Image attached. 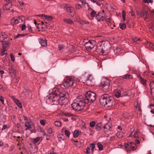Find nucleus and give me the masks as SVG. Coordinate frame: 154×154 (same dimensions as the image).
<instances>
[{"label": "nucleus", "mask_w": 154, "mask_h": 154, "mask_svg": "<svg viewBox=\"0 0 154 154\" xmlns=\"http://www.w3.org/2000/svg\"><path fill=\"white\" fill-rule=\"evenodd\" d=\"M52 91V94L46 100L47 103L51 105H57L59 103L61 104H63V103H62L60 101L67 100L69 97V94L61 89L55 88H53Z\"/></svg>", "instance_id": "obj_1"}, {"label": "nucleus", "mask_w": 154, "mask_h": 154, "mask_svg": "<svg viewBox=\"0 0 154 154\" xmlns=\"http://www.w3.org/2000/svg\"><path fill=\"white\" fill-rule=\"evenodd\" d=\"M86 104L87 103L85 102L84 98L80 95L78 96L73 101L72 106L73 109L79 111L84 109Z\"/></svg>", "instance_id": "obj_2"}, {"label": "nucleus", "mask_w": 154, "mask_h": 154, "mask_svg": "<svg viewBox=\"0 0 154 154\" xmlns=\"http://www.w3.org/2000/svg\"><path fill=\"white\" fill-rule=\"evenodd\" d=\"M100 103L105 107H110L113 105L112 97L108 94H105L101 96L100 99Z\"/></svg>", "instance_id": "obj_3"}, {"label": "nucleus", "mask_w": 154, "mask_h": 154, "mask_svg": "<svg viewBox=\"0 0 154 154\" xmlns=\"http://www.w3.org/2000/svg\"><path fill=\"white\" fill-rule=\"evenodd\" d=\"M81 80L85 84L88 86H92L94 85V79L91 75H84L82 77Z\"/></svg>", "instance_id": "obj_4"}, {"label": "nucleus", "mask_w": 154, "mask_h": 154, "mask_svg": "<svg viewBox=\"0 0 154 154\" xmlns=\"http://www.w3.org/2000/svg\"><path fill=\"white\" fill-rule=\"evenodd\" d=\"M85 100L87 104L94 101L96 99L95 93L91 91H89L86 92L85 94Z\"/></svg>", "instance_id": "obj_5"}, {"label": "nucleus", "mask_w": 154, "mask_h": 154, "mask_svg": "<svg viewBox=\"0 0 154 154\" xmlns=\"http://www.w3.org/2000/svg\"><path fill=\"white\" fill-rule=\"evenodd\" d=\"M110 81L107 79L104 78L102 79L100 84L101 87L102 88L103 91H109L110 89Z\"/></svg>", "instance_id": "obj_6"}, {"label": "nucleus", "mask_w": 154, "mask_h": 154, "mask_svg": "<svg viewBox=\"0 0 154 154\" xmlns=\"http://www.w3.org/2000/svg\"><path fill=\"white\" fill-rule=\"evenodd\" d=\"M124 146L126 148L127 151L134 150L136 149L135 143L133 142H128L125 144Z\"/></svg>", "instance_id": "obj_7"}, {"label": "nucleus", "mask_w": 154, "mask_h": 154, "mask_svg": "<svg viewBox=\"0 0 154 154\" xmlns=\"http://www.w3.org/2000/svg\"><path fill=\"white\" fill-rule=\"evenodd\" d=\"M63 85L66 88H69L72 86L74 84V81L73 79L69 77H68L64 79Z\"/></svg>", "instance_id": "obj_8"}, {"label": "nucleus", "mask_w": 154, "mask_h": 154, "mask_svg": "<svg viewBox=\"0 0 154 154\" xmlns=\"http://www.w3.org/2000/svg\"><path fill=\"white\" fill-rule=\"evenodd\" d=\"M96 42L95 41L91 40L86 42L85 44V46L88 50H91L95 45Z\"/></svg>", "instance_id": "obj_9"}, {"label": "nucleus", "mask_w": 154, "mask_h": 154, "mask_svg": "<svg viewBox=\"0 0 154 154\" xmlns=\"http://www.w3.org/2000/svg\"><path fill=\"white\" fill-rule=\"evenodd\" d=\"M64 7L70 16L73 17L75 15V12L73 8L68 4H65Z\"/></svg>", "instance_id": "obj_10"}, {"label": "nucleus", "mask_w": 154, "mask_h": 154, "mask_svg": "<svg viewBox=\"0 0 154 154\" xmlns=\"http://www.w3.org/2000/svg\"><path fill=\"white\" fill-rule=\"evenodd\" d=\"M105 13L103 10L98 12L96 15V19L98 21L103 20L105 17Z\"/></svg>", "instance_id": "obj_11"}, {"label": "nucleus", "mask_w": 154, "mask_h": 154, "mask_svg": "<svg viewBox=\"0 0 154 154\" xmlns=\"http://www.w3.org/2000/svg\"><path fill=\"white\" fill-rule=\"evenodd\" d=\"M102 46L103 47V51L105 52L107 51L110 48V45L108 42L101 41Z\"/></svg>", "instance_id": "obj_12"}, {"label": "nucleus", "mask_w": 154, "mask_h": 154, "mask_svg": "<svg viewBox=\"0 0 154 154\" xmlns=\"http://www.w3.org/2000/svg\"><path fill=\"white\" fill-rule=\"evenodd\" d=\"M122 91V88L121 87H119L114 91V95L116 97L119 98L120 97L121 93Z\"/></svg>", "instance_id": "obj_13"}, {"label": "nucleus", "mask_w": 154, "mask_h": 154, "mask_svg": "<svg viewBox=\"0 0 154 154\" xmlns=\"http://www.w3.org/2000/svg\"><path fill=\"white\" fill-rule=\"evenodd\" d=\"M112 124L111 122H108L104 126V131L107 132L108 131H111L112 129Z\"/></svg>", "instance_id": "obj_14"}, {"label": "nucleus", "mask_w": 154, "mask_h": 154, "mask_svg": "<svg viewBox=\"0 0 154 154\" xmlns=\"http://www.w3.org/2000/svg\"><path fill=\"white\" fill-rule=\"evenodd\" d=\"M96 50L99 53L103 54L105 52L104 51H103V47L102 46V44H100V43L99 45L97 46Z\"/></svg>", "instance_id": "obj_15"}, {"label": "nucleus", "mask_w": 154, "mask_h": 154, "mask_svg": "<svg viewBox=\"0 0 154 154\" xmlns=\"http://www.w3.org/2000/svg\"><path fill=\"white\" fill-rule=\"evenodd\" d=\"M8 38L7 35L4 32L0 33V41L1 42L7 40Z\"/></svg>", "instance_id": "obj_16"}, {"label": "nucleus", "mask_w": 154, "mask_h": 154, "mask_svg": "<svg viewBox=\"0 0 154 154\" xmlns=\"http://www.w3.org/2000/svg\"><path fill=\"white\" fill-rule=\"evenodd\" d=\"M12 6V5L11 3H8L3 6V9L5 10H10Z\"/></svg>", "instance_id": "obj_17"}, {"label": "nucleus", "mask_w": 154, "mask_h": 154, "mask_svg": "<svg viewBox=\"0 0 154 154\" xmlns=\"http://www.w3.org/2000/svg\"><path fill=\"white\" fill-rule=\"evenodd\" d=\"M39 41L42 46L45 47L47 45V41L46 40L42 38L39 39Z\"/></svg>", "instance_id": "obj_18"}, {"label": "nucleus", "mask_w": 154, "mask_h": 154, "mask_svg": "<svg viewBox=\"0 0 154 154\" xmlns=\"http://www.w3.org/2000/svg\"><path fill=\"white\" fill-rule=\"evenodd\" d=\"M63 21L66 23L70 25L73 24V21L70 19L65 18L63 19Z\"/></svg>", "instance_id": "obj_19"}, {"label": "nucleus", "mask_w": 154, "mask_h": 154, "mask_svg": "<svg viewBox=\"0 0 154 154\" xmlns=\"http://www.w3.org/2000/svg\"><path fill=\"white\" fill-rule=\"evenodd\" d=\"M148 13V11L145 9L142 10L140 12L139 14L140 17H142L145 16Z\"/></svg>", "instance_id": "obj_20"}, {"label": "nucleus", "mask_w": 154, "mask_h": 154, "mask_svg": "<svg viewBox=\"0 0 154 154\" xmlns=\"http://www.w3.org/2000/svg\"><path fill=\"white\" fill-rule=\"evenodd\" d=\"M12 98L13 100H14V101L15 103L17 106L20 108H22V105L21 103H20L19 100L16 99L14 97H12Z\"/></svg>", "instance_id": "obj_21"}, {"label": "nucleus", "mask_w": 154, "mask_h": 154, "mask_svg": "<svg viewBox=\"0 0 154 154\" xmlns=\"http://www.w3.org/2000/svg\"><path fill=\"white\" fill-rule=\"evenodd\" d=\"M11 23L12 25H14L18 23L17 17H15L13 18L11 20Z\"/></svg>", "instance_id": "obj_22"}, {"label": "nucleus", "mask_w": 154, "mask_h": 154, "mask_svg": "<svg viewBox=\"0 0 154 154\" xmlns=\"http://www.w3.org/2000/svg\"><path fill=\"white\" fill-rule=\"evenodd\" d=\"M102 124L100 122L97 123L95 125V129L97 131H100L101 128Z\"/></svg>", "instance_id": "obj_23"}, {"label": "nucleus", "mask_w": 154, "mask_h": 154, "mask_svg": "<svg viewBox=\"0 0 154 154\" xmlns=\"http://www.w3.org/2000/svg\"><path fill=\"white\" fill-rule=\"evenodd\" d=\"M150 88L151 92L152 94V93H154V81L150 82Z\"/></svg>", "instance_id": "obj_24"}, {"label": "nucleus", "mask_w": 154, "mask_h": 154, "mask_svg": "<svg viewBox=\"0 0 154 154\" xmlns=\"http://www.w3.org/2000/svg\"><path fill=\"white\" fill-rule=\"evenodd\" d=\"M8 41V40L7 39L3 41V42H2L3 48H5L9 46V43Z\"/></svg>", "instance_id": "obj_25"}, {"label": "nucleus", "mask_w": 154, "mask_h": 154, "mask_svg": "<svg viewBox=\"0 0 154 154\" xmlns=\"http://www.w3.org/2000/svg\"><path fill=\"white\" fill-rule=\"evenodd\" d=\"M17 20L19 23H21L24 20H25V17L24 16H21L18 17H17Z\"/></svg>", "instance_id": "obj_26"}, {"label": "nucleus", "mask_w": 154, "mask_h": 154, "mask_svg": "<svg viewBox=\"0 0 154 154\" xmlns=\"http://www.w3.org/2000/svg\"><path fill=\"white\" fill-rule=\"evenodd\" d=\"M140 79L139 81L141 83V84H142L143 85L145 86L146 85V80L144 79L142 77H140Z\"/></svg>", "instance_id": "obj_27"}, {"label": "nucleus", "mask_w": 154, "mask_h": 154, "mask_svg": "<svg viewBox=\"0 0 154 154\" xmlns=\"http://www.w3.org/2000/svg\"><path fill=\"white\" fill-rule=\"evenodd\" d=\"M57 137L59 140H63L64 139V136L62 134H59L57 136Z\"/></svg>", "instance_id": "obj_28"}, {"label": "nucleus", "mask_w": 154, "mask_h": 154, "mask_svg": "<svg viewBox=\"0 0 154 154\" xmlns=\"http://www.w3.org/2000/svg\"><path fill=\"white\" fill-rule=\"evenodd\" d=\"M129 137H133L135 138H138L139 136L137 134L135 133L132 132L129 135Z\"/></svg>", "instance_id": "obj_29"}, {"label": "nucleus", "mask_w": 154, "mask_h": 154, "mask_svg": "<svg viewBox=\"0 0 154 154\" xmlns=\"http://www.w3.org/2000/svg\"><path fill=\"white\" fill-rule=\"evenodd\" d=\"M123 134L121 132H118L116 134L117 137L119 138H122L123 137Z\"/></svg>", "instance_id": "obj_30"}, {"label": "nucleus", "mask_w": 154, "mask_h": 154, "mask_svg": "<svg viewBox=\"0 0 154 154\" xmlns=\"http://www.w3.org/2000/svg\"><path fill=\"white\" fill-rule=\"evenodd\" d=\"M79 134V131L78 130H75L73 133V136L75 138H77Z\"/></svg>", "instance_id": "obj_31"}, {"label": "nucleus", "mask_w": 154, "mask_h": 154, "mask_svg": "<svg viewBox=\"0 0 154 154\" xmlns=\"http://www.w3.org/2000/svg\"><path fill=\"white\" fill-rule=\"evenodd\" d=\"M26 128L25 129L26 130H27L28 129H30L31 128V125L28 122H26L25 125Z\"/></svg>", "instance_id": "obj_32"}, {"label": "nucleus", "mask_w": 154, "mask_h": 154, "mask_svg": "<svg viewBox=\"0 0 154 154\" xmlns=\"http://www.w3.org/2000/svg\"><path fill=\"white\" fill-rule=\"evenodd\" d=\"M132 76L131 75L128 74L124 75V76L123 77V78L126 79H132Z\"/></svg>", "instance_id": "obj_33"}, {"label": "nucleus", "mask_w": 154, "mask_h": 154, "mask_svg": "<svg viewBox=\"0 0 154 154\" xmlns=\"http://www.w3.org/2000/svg\"><path fill=\"white\" fill-rule=\"evenodd\" d=\"M149 106L151 109L150 112L154 114V104H150Z\"/></svg>", "instance_id": "obj_34"}, {"label": "nucleus", "mask_w": 154, "mask_h": 154, "mask_svg": "<svg viewBox=\"0 0 154 154\" xmlns=\"http://www.w3.org/2000/svg\"><path fill=\"white\" fill-rule=\"evenodd\" d=\"M147 45L149 46L150 48L154 50V45L152 43L148 42L147 43Z\"/></svg>", "instance_id": "obj_35"}, {"label": "nucleus", "mask_w": 154, "mask_h": 154, "mask_svg": "<svg viewBox=\"0 0 154 154\" xmlns=\"http://www.w3.org/2000/svg\"><path fill=\"white\" fill-rule=\"evenodd\" d=\"M97 15V14L96 12L94 10H92L90 13V15L92 17H94L95 16L96 17Z\"/></svg>", "instance_id": "obj_36"}, {"label": "nucleus", "mask_w": 154, "mask_h": 154, "mask_svg": "<svg viewBox=\"0 0 154 154\" xmlns=\"http://www.w3.org/2000/svg\"><path fill=\"white\" fill-rule=\"evenodd\" d=\"M40 137H37L35 138L32 142L33 143L35 144L38 142L40 139Z\"/></svg>", "instance_id": "obj_37"}, {"label": "nucleus", "mask_w": 154, "mask_h": 154, "mask_svg": "<svg viewBox=\"0 0 154 154\" xmlns=\"http://www.w3.org/2000/svg\"><path fill=\"white\" fill-rule=\"evenodd\" d=\"M149 15L148 14V13L145 15V16L144 17V20L146 21H149L150 20L149 18Z\"/></svg>", "instance_id": "obj_38"}, {"label": "nucleus", "mask_w": 154, "mask_h": 154, "mask_svg": "<svg viewBox=\"0 0 154 154\" xmlns=\"http://www.w3.org/2000/svg\"><path fill=\"white\" fill-rule=\"evenodd\" d=\"M54 125L57 127H59L61 125V123L58 121H56L54 122Z\"/></svg>", "instance_id": "obj_39"}, {"label": "nucleus", "mask_w": 154, "mask_h": 154, "mask_svg": "<svg viewBox=\"0 0 154 154\" xmlns=\"http://www.w3.org/2000/svg\"><path fill=\"white\" fill-rule=\"evenodd\" d=\"M6 53H7V51L5 48H3L2 50V51L0 54L1 56H3Z\"/></svg>", "instance_id": "obj_40"}, {"label": "nucleus", "mask_w": 154, "mask_h": 154, "mask_svg": "<svg viewBox=\"0 0 154 154\" xmlns=\"http://www.w3.org/2000/svg\"><path fill=\"white\" fill-rule=\"evenodd\" d=\"M89 125L91 127H93L95 126L96 123L94 121H92L90 122Z\"/></svg>", "instance_id": "obj_41"}, {"label": "nucleus", "mask_w": 154, "mask_h": 154, "mask_svg": "<svg viewBox=\"0 0 154 154\" xmlns=\"http://www.w3.org/2000/svg\"><path fill=\"white\" fill-rule=\"evenodd\" d=\"M47 132L50 136H51L53 132V130L51 128H48L47 129Z\"/></svg>", "instance_id": "obj_42"}, {"label": "nucleus", "mask_w": 154, "mask_h": 154, "mask_svg": "<svg viewBox=\"0 0 154 154\" xmlns=\"http://www.w3.org/2000/svg\"><path fill=\"white\" fill-rule=\"evenodd\" d=\"M130 13L131 14V16L133 17L134 18L135 17V14L134 13L132 9H131L130 11Z\"/></svg>", "instance_id": "obj_43"}, {"label": "nucleus", "mask_w": 154, "mask_h": 154, "mask_svg": "<svg viewBox=\"0 0 154 154\" xmlns=\"http://www.w3.org/2000/svg\"><path fill=\"white\" fill-rule=\"evenodd\" d=\"M65 132L66 135L68 137H69L70 135V131L68 130H65Z\"/></svg>", "instance_id": "obj_44"}, {"label": "nucleus", "mask_w": 154, "mask_h": 154, "mask_svg": "<svg viewBox=\"0 0 154 154\" xmlns=\"http://www.w3.org/2000/svg\"><path fill=\"white\" fill-rule=\"evenodd\" d=\"M120 26L121 29H124L126 28V25L125 24H122L120 25Z\"/></svg>", "instance_id": "obj_45"}, {"label": "nucleus", "mask_w": 154, "mask_h": 154, "mask_svg": "<svg viewBox=\"0 0 154 154\" xmlns=\"http://www.w3.org/2000/svg\"><path fill=\"white\" fill-rule=\"evenodd\" d=\"M0 90L2 91H4L5 90V87L2 84H0Z\"/></svg>", "instance_id": "obj_46"}, {"label": "nucleus", "mask_w": 154, "mask_h": 154, "mask_svg": "<svg viewBox=\"0 0 154 154\" xmlns=\"http://www.w3.org/2000/svg\"><path fill=\"white\" fill-rule=\"evenodd\" d=\"M9 72L10 73H12L13 75L14 76L15 75V70L14 69H12V70H10V71H9Z\"/></svg>", "instance_id": "obj_47"}, {"label": "nucleus", "mask_w": 154, "mask_h": 154, "mask_svg": "<svg viewBox=\"0 0 154 154\" xmlns=\"http://www.w3.org/2000/svg\"><path fill=\"white\" fill-rule=\"evenodd\" d=\"M52 17L51 16H47L46 15L45 19L49 20H51L52 19Z\"/></svg>", "instance_id": "obj_48"}, {"label": "nucleus", "mask_w": 154, "mask_h": 154, "mask_svg": "<svg viewBox=\"0 0 154 154\" xmlns=\"http://www.w3.org/2000/svg\"><path fill=\"white\" fill-rule=\"evenodd\" d=\"M10 58L11 60L13 62H14L15 60V58L14 55L13 54H11L10 55Z\"/></svg>", "instance_id": "obj_49"}, {"label": "nucleus", "mask_w": 154, "mask_h": 154, "mask_svg": "<svg viewBox=\"0 0 154 154\" xmlns=\"http://www.w3.org/2000/svg\"><path fill=\"white\" fill-rule=\"evenodd\" d=\"M133 40L135 42H137L138 41H140L141 40L140 38H138L137 37H135L133 38Z\"/></svg>", "instance_id": "obj_50"}, {"label": "nucleus", "mask_w": 154, "mask_h": 154, "mask_svg": "<svg viewBox=\"0 0 154 154\" xmlns=\"http://www.w3.org/2000/svg\"><path fill=\"white\" fill-rule=\"evenodd\" d=\"M98 147L100 150H102L103 149V146L102 144H98Z\"/></svg>", "instance_id": "obj_51"}, {"label": "nucleus", "mask_w": 154, "mask_h": 154, "mask_svg": "<svg viewBox=\"0 0 154 154\" xmlns=\"http://www.w3.org/2000/svg\"><path fill=\"white\" fill-rule=\"evenodd\" d=\"M40 122L42 125L44 126L45 125V121L42 120H40Z\"/></svg>", "instance_id": "obj_52"}, {"label": "nucleus", "mask_w": 154, "mask_h": 154, "mask_svg": "<svg viewBox=\"0 0 154 154\" xmlns=\"http://www.w3.org/2000/svg\"><path fill=\"white\" fill-rule=\"evenodd\" d=\"M63 115L67 117H70L72 115L69 113H64Z\"/></svg>", "instance_id": "obj_53"}, {"label": "nucleus", "mask_w": 154, "mask_h": 154, "mask_svg": "<svg viewBox=\"0 0 154 154\" xmlns=\"http://www.w3.org/2000/svg\"><path fill=\"white\" fill-rule=\"evenodd\" d=\"M85 152L88 154L90 152V147H88L86 149V151Z\"/></svg>", "instance_id": "obj_54"}, {"label": "nucleus", "mask_w": 154, "mask_h": 154, "mask_svg": "<svg viewBox=\"0 0 154 154\" xmlns=\"http://www.w3.org/2000/svg\"><path fill=\"white\" fill-rule=\"evenodd\" d=\"M144 2H147V3H152L153 2V0H144Z\"/></svg>", "instance_id": "obj_55"}, {"label": "nucleus", "mask_w": 154, "mask_h": 154, "mask_svg": "<svg viewBox=\"0 0 154 154\" xmlns=\"http://www.w3.org/2000/svg\"><path fill=\"white\" fill-rule=\"evenodd\" d=\"M136 107L137 109L138 110V111H141V109L140 106L139 104H137L136 106Z\"/></svg>", "instance_id": "obj_56"}, {"label": "nucleus", "mask_w": 154, "mask_h": 154, "mask_svg": "<svg viewBox=\"0 0 154 154\" xmlns=\"http://www.w3.org/2000/svg\"><path fill=\"white\" fill-rule=\"evenodd\" d=\"M81 7V6L79 4L76 5H75V8L77 9H79Z\"/></svg>", "instance_id": "obj_57"}, {"label": "nucleus", "mask_w": 154, "mask_h": 154, "mask_svg": "<svg viewBox=\"0 0 154 154\" xmlns=\"http://www.w3.org/2000/svg\"><path fill=\"white\" fill-rule=\"evenodd\" d=\"M0 100L2 102L3 104H4V98L2 96H0Z\"/></svg>", "instance_id": "obj_58"}, {"label": "nucleus", "mask_w": 154, "mask_h": 154, "mask_svg": "<svg viewBox=\"0 0 154 154\" xmlns=\"http://www.w3.org/2000/svg\"><path fill=\"white\" fill-rule=\"evenodd\" d=\"M141 113V111H138L137 113V117L138 118L140 116Z\"/></svg>", "instance_id": "obj_59"}, {"label": "nucleus", "mask_w": 154, "mask_h": 154, "mask_svg": "<svg viewBox=\"0 0 154 154\" xmlns=\"http://www.w3.org/2000/svg\"><path fill=\"white\" fill-rule=\"evenodd\" d=\"M80 2L82 3V5H84L85 4H87L86 2V1L85 0H80Z\"/></svg>", "instance_id": "obj_60"}, {"label": "nucleus", "mask_w": 154, "mask_h": 154, "mask_svg": "<svg viewBox=\"0 0 154 154\" xmlns=\"http://www.w3.org/2000/svg\"><path fill=\"white\" fill-rule=\"evenodd\" d=\"M64 47L63 45L60 44L59 45V48L60 50H61Z\"/></svg>", "instance_id": "obj_61"}, {"label": "nucleus", "mask_w": 154, "mask_h": 154, "mask_svg": "<svg viewBox=\"0 0 154 154\" xmlns=\"http://www.w3.org/2000/svg\"><path fill=\"white\" fill-rule=\"evenodd\" d=\"M26 26L25 24H23L21 26V29L22 30H23L26 29L25 27Z\"/></svg>", "instance_id": "obj_62"}, {"label": "nucleus", "mask_w": 154, "mask_h": 154, "mask_svg": "<svg viewBox=\"0 0 154 154\" xmlns=\"http://www.w3.org/2000/svg\"><path fill=\"white\" fill-rule=\"evenodd\" d=\"M96 4L99 6H100L101 5V2L100 1H96Z\"/></svg>", "instance_id": "obj_63"}, {"label": "nucleus", "mask_w": 154, "mask_h": 154, "mask_svg": "<svg viewBox=\"0 0 154 154\" xmlns=\"http://www.w3.org/2000/svg\"><path fill=\"white\" fill-rule=\"evenodd\" d=\"M90 147L91 148H94L95 147V145L94 144L91 143L90 144Z\"/></svg>", "instance_id": "obj_64"}]
</instances>
